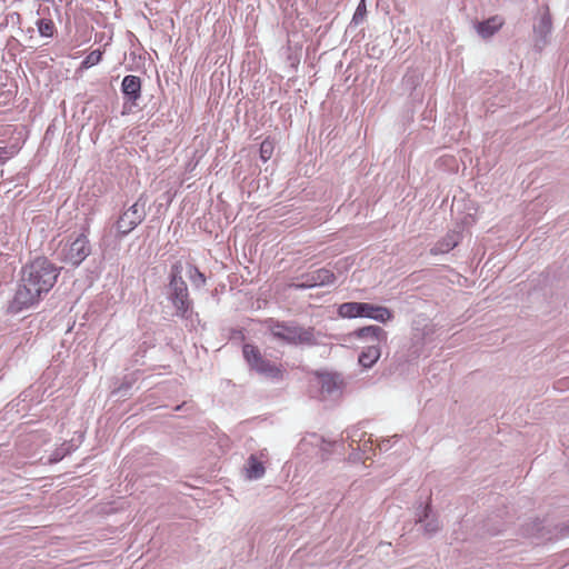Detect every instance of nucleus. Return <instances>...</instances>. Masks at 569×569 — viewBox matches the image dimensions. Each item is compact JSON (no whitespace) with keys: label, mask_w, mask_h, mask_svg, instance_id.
<instances>
[{"label":"nucleus","mask_w":569,"mask_h":569,"mask_svg":"<svg viewBox=\"0 0 569 569\" xmlns=\"http://www.w3.org/2000/svg\"><path fill=\"white\" fill-rule=\"evenodd\" d=\"M61 268L47 257H37L27 263L20 273V280L8 311L17 315L37 305L51 291L60 276Z\"/></svg>","instance_id":"1"},{"label":"nucleus","mask_w":569,"mask_h":569,"mask_svg":"<svg viewBox=\"0 0 569 569\" xmlns=\"http://www.w3.org/2000/svg\"><path fill=\"white\" fill-rule=\"evenodd\" d=\"M182 271L183 267L180 261L171 266L164 295L174 308V316L188 319L191 316L193 302L189 296L188 286L182 277Z\"/></svg>","instance_id":"2"},{"label":"nucleus","mask_w":569,"mask_h":569,"mask_svg":"<svg viewBox=\"0 0 569 569\" xmlns=\"http://www.w3.org/2000/svg\"><path fill=\"white\" fill-rule=\"evenodd\" d=\"M266 327L277 341L293 346H316L313 327H301L295 321H279L273 318L266 320Z\"/></svg>","instance_id":"3"},{"label":"nucleus","mask_w":569,"mask_h":569,"mask_svg":"<svg viewBox=\"0 0 569 569\" xmlns=\"http://www.w3.org/2000/svg\"><path fill=\"white\" fill-rule=\"evenodd\" d=\"M242 356L251 371L273 383L281 382L287 376V371L281 363L267 359L253 343L242 346Z\"/></svg>","instance_id":"4"},{"label":"nucleus","mask_w":569,"mask_h":569,"mask_svg":"<svg viewBox=\"0 0 569 569\" xmlns=\"http://www.w3.org/2000/svg\"><path fill=\"white\" fill-rule=\"evenodd\" d=\"M338 315L342 318H368L381 323L393 320L391 309L369 302H343L338 308Z\"/></svg>","instance_id":"5"},{"label":"nucleus","mask_w":569,"mask_h":569,"mask_svg":"<svg viewBox=\"0 0 569 569\" xmlns=\"http://www.w3.org/2000/svg\"><path fill=\"white\" fill-rule=\"evenodd\" d=\"M147 198L140 194L133 204L123 210L114 222L116 237L122 239L136 229L147 217Z\"/></svg>","instance_id":"6"},{"label":"nucleus","mask_w":569,"mask_h":569,"mask_svg":"<svg viewBox=\"0 0 569 569\" xmlns=\"http://www.w3.org/2000/svg\"><path fill=\"white\" fill-rule=\"evenodd\" d=\"M90 253V241L84 233H80L72 241H68L58 254L60 261L72 267H79Z\"/></svg>","instance_id":"7"},{"label":"nucleus","mask_w":569,"mask_h":569,"mask_svg":"<svg viewBox=\"0 0 569 569\" xmlns=\"http://www.w3.org/2000/svg\"><path fill=\"white\" fill-rule=\"evenodd\" d=\"M297 280L298 282H293L291 287L298 290H303L332 284L336 280V276L329 269L320 268L311 272L302 273L297 278Z\"/></svg>","instance_id":"8"},{"label":"nucleus","mask_w":569,"mask_h":569,"mask_svg":"<svg viewBox=\"0 0 569 569\" xmlns=\"http://www.w3.org/2000/svg\"><path fill=\"white\" fill-rule=\"evenodd\" d=\"M552 31V19L549 11L543 12L538 22L533 26V42L535 48L538 51H541L547 43L549 42V38Z\"/></svg>","instance_id":"9"},{"label":"nucleus","mask_w":569,"mask_h":569,"mask_svg":"<svg viewBox=\"0 0 569 569\" xmlns=\"http://www.w3.org/2000/svg\"><path fill=\"white\" fill-rule=\"evenodd\" d=\"M320 391L323 396L335 397L341 392L342 379L338 373H320L318 376Z\"/></svg>","instance_id":"10"},{"label":"nucleus","mask_w":569,"mask_h":569,"mask_svg":"<svg viewBox=\"0 0 569 569\" xmlns=\"http://www.w3.org/2000/svg\"><path fill=\"white\" fill-rule=\"evenodd\" d=\"M121 92L133 106L141 97V79L138 76L128 74L122 79Z\"/></svg>","instance_id":"11"},{"label":"nucleus","mask_w":569,"mask_h":569,"mask_svg":"<svg viewBox=\"0 0 569 569\" xmlns=\"http://www.w3.org/2000/svg\"><path fill=\"white\" fill-rule=\"evenodd\" d=\"M353 335L358 339L377 342V345L386 343L388 340V332L383 328L375 325L358 328L355 330Z\"/></svg>","instance_id":"12"},{"label":"nucleus","mask_w":569,"mask_h":569,"mask_svg":"<svg viewBox=\"0 0 569 569\" xmlns=\"http://www.w3.org/2000/svg\"><path fill=\"white\" fill-rule=\"evenodd\" d=\"M462 239L460 231L451 230L440 240H438L433 247L430 249V254L437 256L447 253L453 248H456Z\"/></svg>","instance_id":"13"},{"label":"nucleus","mask_w":569,"mask_h":569,"mask_svg":"<svg viewBox=\"0 0 569 569\" xmlns=\"http://www.w3.org/2000/svg\"><path fill=\"white\" fill-rule=\"evenodd\" d=\"M503 26V20L499 16L490 17L487 20L476 23L478 34L483 39L491 38Z\"/></svg>","instance_id":"14"},{"label":"nucleus","mask_w":569,"mask_h":569,"mask_svg":"<svg viewBox=\"0 0 569 569\" xmlns=\"http://www.w3.org/2000/svg\"><path fill=\"white\" fill-rule=\"evenodd\" d=\"M418 522H423V530L427 535L431 536L439 531L440 522L438 518L432 513L429 505L425 506L422 515L419 516Z\"/></svg>","instance_id":"15"},{"label":"nucleus","mask_w":569,"mask_h":569,"mask_svg":"<svg viewBox=\"0 0 569 569\" xmlns=\"http://www.w3.org/2000/svg\"><path fill=\"white\" fill-rule=\"evenodd\" d=\"M380 356L379 345H371L363 348L358 357V361L363 368H371L379 360Z\"/></svg>","instance_id":"16"},{"label":"nucleus","mask_w":569,"mask_h":569,"mask_svg":"<svg viewBox=\"0 0 569 569\" xmlns=\"http://www.w3.org/2000/svg\"><path fill=\"white\" fill-rule=\"evenodd\" d=\"M246 473L247 478L251 480H258L264 476L266 468L254 455L249 456L246 461Z\"/></svg>","instance_id":"17"},{"label":"nucleus","mask_w":569,"mask_h":569,"mask_svg":"<svg viewBox=\"0 0 569 569\" xmlns=\"http://www.w3.org/2000/svg\"><path fill=\"white\" fill-rule=\"evenodd\" d=\"M36 26L41 37L52 38L57 31L54 22L51 19L40 18L37 20Z\"/></svg>","instance_id":"18"},{"label":"nucleus","mask_w":569,"mask_h":569,"mask_svg":"<svg viewBox=\"0 0 569 569\" xmlns=\"http://www.w3.org/2000/svg\"><path fill=\"white\" fill-rule=\"evenodd\" d=\"M73 450V446L64 442L59 448H57L49 457L50 463H57L61 461L66 456H68Z\"/></svg>","instance_id":"19"},{"label":"nucleus","mask_w":569,"mask_h":569,"mask_svg":"<svg viewBox=\"0 0 569 569\" xmlns=\"http://www.w3.org/2000/svg\"><path fill=\"white\" fill-rule=\"evenodd\" d=\"M188 276H189L191 283L194 287L200 288V287L204 286L206 277L197 267L190 266Z\"/></svg>","instance_id":"20"},{"label":"nucleus","mask_w":569,"mask_h":569,"mask_svg":"<svg viewBox=\"0 0 569 569\" xmlns=\"http://www.w3.org/2000/svg\"><path fill=\"white\" fill-rule=\"evenodd\" d=\"M102 59V51L101 50H93L91 51L81 62L82 69H89L96 64H98Z\"/></svg>","instance_id":"21"},{"label":"nucleus","mask_w":569,"mask_h":569,"mask_svg":"<svg viewBox=\"0 0 569 569\" xmlns=\"http://www.w3.org/2000/svg\"><path fill=\"white\" fill-rule=\"evenodd\" d=\"M274 143L269 138L264 139L260 144V158L263 162H267L273 153Z\"/></svg>","instance_id":"22"},{"label":"nucleus","mask_w":569,"mask_h":569,"mask_svg":"<svg viewBox=\"0 0 569 569\" xmlns=\"http://www.w3.org/2000/svg\"><path fill=\"white\" fill-rule=\"evenodd\" d=\"M366 14H367L366 0H361L353 13L352 20L350 22V27L358 26L359 23H361L365 20Z\"/></svg>","instance_id":"23"},{"label":"nucleus","mask_w":569,"mask_h":569,"mask_svg":"<svg viewBox=\"0 0 569 569\" xmlns=\"http://www.w3.org/2000/svg\"><path fill=\"white\" fill-rule=\"evenodd\" d=\"M545 527L542 526V522L537 520L532 523V528L529 530L527 529V535L530 537H537L539 539H551L550 536H546L543 531Z\"/></svg>","instance_id":"24"},{"label":"nucleus","mask_w":569,"mask_h":569,"mask_svg":"<svg viewBox=\"0 0 569 569\" xmlns=\"http://www.w3.org/2000/svg\"><path fill=\"white\" fill-rule=\"evenodd\" d=\"M130 388H131V382L126 379L119 386L118 392L121 393V396H126Z\"/></svg>","instance_id":"25"},{"label":"nucleus","mask_w":569,"mask_h":569,"mask_svg":"<svg viewBox=\"0 0 569 569\" xmlns=\"http://www.w3.org/2000/svg\"><path fill=\"white\" fill-rule=\"evenodd\" d=\"M380 450H388L389 449V440L382 441V443L379 445Z\"/></svg>","instance_id":"26"},{"label":"nucleus","mask_w":569,"mask_h":569,"mask_svg":"<svg viewBox=\"0 0 569 569\" xmlns=\"http://www.w3.org/2000/svg\"><path fill=\"white\" fill-rule=\"evenodd\" d=\"M567 535H569V527L561 529V536H567Z\"/></svg>","instance_id":"27"}]
</instances>
